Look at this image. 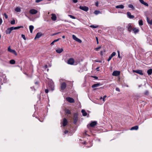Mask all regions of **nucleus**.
Listing matches in <instances>:
<instances>
[{
	"instance_id": "f257e3e1",
	"label": "nucleus",
	"mask_w": 152,
	"mask_h": 152,
	"mask_svg": "<svg viewBox=\"0 0 152 152\" xmlns=\"http://www.w3.org/2000/svg\"><path fill=\"white\" fill-rule=\"evenodd\" d=\"M48 86L53 91L54 90V85L53 82L52 80H50L48 82Z\"/></svg>"
},
{
	"instance_id": "f03ea898",
	"label": "nucleus",
	"mask_w": 152,
	"mask_h": 152,
	"mask_svg": "<svg viewBox=\"0 0 152 152\" xmlns=\"http://www.w3.org/2000/svg\"><path fill=\"white\" fill-rule=\"evenodd\" d=\"M79 8L86 12L87 11L89 10L88 8L85 6H80L79 7Z\"/></svg>"
},
{
	"instance_id": "7ed1b4c3",
	"label": "nucleus",
	"mask_w": 152,
	"mask_h": 152,
	"mask_svg": "<svg viewBox=\"0 0 152 152\" xmlns=\"http://www.w3.org/2000/svg\"><path fill=\"white\" fill-rule=\"evenodd\" d=\"M66 85L65 82H63L61 84V90L63 91L66 88Z\"/></svg>"
},
{
	"instance_id": "20e7f679",
	"label": "nucleus",
	"mask_w": 152,
	"mask_h": 152,
	"mask_svg": "<svg viewBox=\"0 0 152 152\" xmlns=\"http://www.w3.org/2000/svg\"><path fill=\"white\" fill-rule=\"evenodd\" d=\"M38 12V11L34 9H32L29 10V13L32 15L36 14Z\"/></svg>"
},
{
	"instance_id": "39448f33",
	"label": "nucleus",
	"mask_w": 152,
	"mask_h": 152,
	"mask_svg": "<svg viewBox=\"0 0 152 152\" xmlns=\"http://www.w3.org/2000/svg\"><path fill=\"white\" fill-rule=\"evenodd\" d=\"M8 50L10 52L12 53L15 54V55H17V53L15 50L12 49L10 46H9L8 48Z\"/></svg>"
},
{
	"instance_id": "423d86ee",
	"label": "nucleus",
	"mask_w": 152,
	"mask_h": 152,
	"mask_svg": "<svg viewBox=\"0 0 152 152\" xmlns=\"http://www.w3.org/2000/svg\"><path fill=\"white\" fill-rule=\"evenodd\" d=\"M72 37L73 39L76 41L77 42L79 43H81L82 42L81 40L77 38L74 35H73Z\"/></svg>"
},
{
	"instance_id": "0eeeda50",
	"label": "nucleus",
	"mask_w": 152,
	"mask_h": 152,
	"mask_svg": "<svg viewBox=\"0 0 152 152\" xmlns=\"http://www.w3.org/2000/svg\"><path fill=\"white\" fill-rule=\"evenodd\" d=\"M120 72L118 71H115L113 72L112 75L114 76H117L120 75Z\"/></svg>"
},
{
	"instance_id": "6e6552de",
	"label": "nucleus",
	"mask_w": 152,
	"mask_h": 152,
	"mask_svg": "<svg viewBox=\"0 0 152 152\" xmlns=\"http://www.w3.org/2000/svg\"><path fill=\"white\" fill-rule=\"evenodd\" d=\"M74 63V60L73 58H70L68 61L67 63L70 65H73Z\"/></svg>"
},
{
	"instance_id": "1a4fd4ad",
	"label": "nucleus",
	"mask_w": 152,
	"mask_h": 152,
	"mask_svg": "<svg viewBox=\"0 0 152 152\" xmlns=\"http://www.w3.org/2000/svg\"><path fill=\"white\" fill-rule=\"evenodd\" d=\"M66 100L68 102L71 103H74L75 102L74 100L70 97H67L66 98Z\"/></svg>"
},
{
	"instance_id": "9d476101",
	"label": "nucleus",
	"mask_w": 152,
	"mask_h": 152,
	"mask_svg": "<svg viewBox=\"0 0 152 152\" xmlns=\"http://www.w3.org/2000/svg\"><path fill=\"white\" fill-rule=\"evenodd\" d=\"M133 72H135L137 73H138L140 75H143V73L142 72V71L141 70H133Z\"/></svg>"
},
{
	"instance_id": "9b49d317",
	"label": "nucleus",
	"mask_w": 152,
	"mask_h": 152,
	"mask_svg": "<svg viewBox=\"0 0 152 152\" xmlns=\"http://www.w3.org/2000/svg\"><path fill=\"white\" fill-rule=\"evenodd\" d=\"M12 30L11 27L8 28L6 31L5 33L6 34H10Z\"/></svg>"
},
{
	"instance_id": "f8f14e48",
	"label": "nucleus",
	"mask_w": 152,
	"mask_h": 152,
	"mask_svg": "<svg viewBox=\"0 0 152 152\" xmlns=\"http://www.w3.org/2000/svg\"><path fill=\"white\" fill-rule=\"evenodd\" d=\"M128 30L129 32H131L133 29L132 26H131L130 23L127 26Z\"/></svg>"
},
{
	"instance_id": "ddd939ff",
	"label": "nucleus",
	"mask_w": 152,
	"mask_h": 152,
	"mask_svg": "<svg viewBox=\"0 0 152 152\" xmlns=\"http://www.w3.org/2000/svg\"><path fill=\"white\" fill-rule=\"evenodd\" d=\"M68 121L66 118H64L63 119V121L62 123L63 126H66L67 124Z\"/></svg>"
},
{
	"instance_id": "4468645a",
	"label": "nucleus",
	"mask_w": 152,
	"mask_h": 152,
	"mask_svg": "<svg viewBox=\"0 0 152 152\" xmlns=\"http://www.w3.org/2000/svg\"><path fill=\"white\" fill-rule=\"evenodd\" d=\"M52 17H51V19L53 21H55L56 20L57 17L55 14H51Z\"/></svg>"
},
{
	"instance_id": "2eb2a0df",
	"label": "nucleus",
	"mask_w": 152,
	"mask_h": 152,
	"mask_svg": "<svg viewBox=\"0 0 152 152\" xmlns=\"http://www.w3.org/2000/svg\"><path fill=\"white\" fill-rule=\"evenodd\" d=\"M78 120V118L77 116L75 115L74 118L73 123L75 124H76Z\"/></svg>"
},
{
	"instance_id": "dca6fc26",
	"label": "nucleus",
	"mask_w": 152,
	"mask_h": 152,
	"mask_svg": "<svg viewBox=\"0 0 152 152\" xmlns=\"http://www.w3.org/2000/svg\"><path fill=\"white\" fill-rule=\"evenodd\" d=\"M42 36V33L41 32H38L36 34L34 39H38L41 37Z\"/></svg>"
},
{
	"instance_id": "f3484780",
	"label": "nucleus",
	"mask_w": 152,
	"mask_h": 152,
	"mask_svg": "<svg viewBox=\"0 0 152 152\" xmlns=\"http://www.w3.org/2000/svg\"><path fill=\"white\" fill-rule=\"evenodd\" d=\"M127 14L128 17L130 18H134V16L132 15L131 13L129 12H128Z\"/></svg>"
},
{
	"instance_id": "a211bd4d",
	"label": "nucleus",
	"mask_w": 152,
	"mask_h": 152,
	"mask_svg": "<svg viewBox=\"0 0 152 152\" xmlns=\"http://www.w3.org/2000/svg\"><path fill=\"white\" fill-rule=\"evenodd\" d=\"M97 122L95 121H93L90 124V126L91 127H93L96 125Z\"/></svg>"
},
{
	"instance_id": "6ab92c4d",
	"label": "nucleus",
	"mask_w": 152,
	"mask_h": 152,
	"mask_svg": "<svg viewBox=\"0 0 152 152\" xmlns=\"http://www.w3.org/2000/svg\"><path fill=\"white\" fill-rule=\"evenodd\" d=\"M63 51V49L61 48H58V49L56 50V51L57 53H62Z\"/></svg>"
},
{
	"instance_id": "aec40b11",
	"label": "nucleus",
	"mask_w": 152,
	"mask_h": 152,
	"mask_svg": "<svg viewBox=\"0 0 152 152\" xmlns=\"http://www.w3.org/2000/svg\"><path fill=\"white\" fill-rule=\"evenodd\" d=\"M124 7V6L122 4H121L118 5L116 6L115 7V8H120V9H123Z\"/></svg>"
},
{
	"instance_id": "412c9836",
	"label": "nucleus",
	"mask_w": 152,
	"mask_h": 152,
	"mask_svg": "<svg viewBox=\"0 0 152 152\" xmlns=\"http://www.w3.org/2000/svg\"><path fill=\"white\" fill-rule=\"evenodd\" d=\"M11 28L12 29V30H13L17 29L20 28H23V26H18V27H11Z\"/></svg>"
},
{
	"instance_id": "4be33fe9",
	"label": "nucleus",
	"mask_w": 152,
	"mask_h": 152,
	"mask_svg": "<svg viewBox=\"0 0 152 152\" xmlns=\"http://www.w3.org/2000/svg\"><path fill=\"white\" fill-rule=\"evenodd\" d=\"M138 129V126H136L132 127L130 130H137Z\"/></svg>"
},
{
	"instance_id": "5701e85b",
	"label": "nucleus",
	"mask_w": 152,
	"mask_h": 152,
	"mask_svg": "<svg viewBox=\"0 0 152 152\" xmlns=\"http://www.w3.org/2000/svg\"><path fill=\"white\" fill-rule=\"evenodd\" d=\"M132 31L135 34H136L139 31V30L136 28H133Z\"/></svg>"
},
{
	"instance_id": "b1692460",
	"label": "nucleus",
	"mask_w": 152,
	"mask_h": 152,
	"mask_svg": "<svg viewBox=\"0 0 152 152\" xmlns=\"http://www.w3.org/2000/svg\"><path fill=\"white\" fill-rule=\"evenodd\" d=\"M29 28L31 33H32L33 32V30L34 28V27L33 26L31 25L29 26Z\"/></svg>"
},
{
	"instance_id": "393cba45",
	"label": "nucleus",
	"mask_w": 152,
	"mask_h": 152,
	"mask_svg": "<svg viewBox=\"0 0 152 152\" xmlns=\"http://www.w3.org/2000/svg\"><path fill=\"white\" fill-rule=\"evenodd\" d=\"M100 85H101V84H100V83L95 84L92 86V88H94L96 87L99 86H100Z\"/></svg>"
},
{
	"instance_id": "a878e982",
	"label": "nucleus",
	"mask_w": 152,
	"mask_h": 152,
	"mask_svg": "<svg viewBox=\"0 0 152 152\" xmlns=\"http://www.w3.org/2000/svg\"><path fill=\"white\" fill-rule=\"evenodd\" d=\"M81 112L83 116H85L87 115V113L84 110H81Z\"/></svg>"
},
{
	"instance_id": "bb28decb",
	"label": "nucleus",
	"mask_w": 152,
	"mask_h": 152,
	"mask_svg": "<svg viewBox=\"0 0 152 152\" xmlns=\"http://www.w3.org/2000/svg\"><path fill=\"white\" fill-rule=\"evenodd\" d=\"M147 20L148 23L150 25H152V19L150 20L148 18H147Z\"/></svg>"
},
{
	"instance_id": "cd10ccee",
	"label": "nucleus",
	"mask_w": 152,
	"mask_h": 152,
	"mask_svg": "<svg viewBox=\"0 0 152 152\" xmlns=\"http://www.w3.org/2000/svg\"><path fill=\"white\" fill-rule=\"evenodd\" d=\"M60 39V38H58L54 40L53 42H52L50 44V45H53L54 44V42L58 41Z\"/></svg>"
},
{
	"instance_id": "c85d7f7f",
	"label": "nucleus",
	"mask_w": 152,
	"mask_h": 152,
	"mask_svg": "<svg viewBox=\"0 0 152 152\" xmlns=\"http://www.w3.org/2000/svg\"><path fill=\"white\" fill-rule=\"evenodd\" d=\"M147 73L148 75H150L152 74V69H148L147 72Z\"/></svg>"
},
{
	"instance_id": "c756f323",
	"label": "nucleus",
	"mask_w": 152,
	"mask_h": 152,
	"mask_svg": "<svg viewBox=\"0 0 152 152\" xmlns=\"http://www.w3.org/2000/svg\"><path fill=\"white\" fill-rule=\"evenodd\" d=\"M99 26L97 25H92L90 26V27L91 28H98L99 27Z\"/></svg>"
},
{
	"instance_id": "7c9ffc66",
	"label": "nucleus",
	"mask_w": 152,
	"mask_h": 152,
	"mask_svg": "<svg viewBox=\"0 0 152 152\" xmlns=\"http://www.w3.org/2000/svg\"><path fill=\"white\" fill-rule=\"evenodd\" d=\"M15 11L18 12H20L21 11L20 8L18 7H16L15 9Z\"/></svg>"
},
{
	"instance_id": "2f4dec72",
	"label": "nucleus",
	"mask_w": 152,
	"mask_h": 152,
	"mask_svg": "<svg viewBox=\"0 0 152 152\" xmlns=\"http://www.w3.org/2000/svg\"><path fill=\"white\" fill-rule=\"evenodd\" d=\"M139 24L140 26H142L143 24V21L142 20H139Z\"/></svg>"
},
{
	"instance_id": "473e14b6",
	"label": "nucleus",
	"mask_w": 152,
	"mask_h": 152,
	"mask_svg": "<svg viewBox=\"0 0 152 152\" xmlns=\"http://www.w3.org/2000/svg\"><path fill=\"white\" fill-rule=\"evenodd\" d=\"M128 7H129L132 8V9L133 10H134V7L131 4H129L128 5Z\"/></svg>"
},
{
	"instance_id": "72a5a7b5",
	"label": "nucleus",
	"mask_w": 152,
	"mask_h": 152,
	"mask_svg": "<svg viewBox=\"0 0 152 152\" xmlns=\"http://www.w3.org/2000/svg\"><path fill=\"white\" fill-rule=\"evenodd\" d=\"M10 63L11 64H14L15 63V61L14 60H11L10 61Z\"/></svg>"
},
{
	"instance_id": "f704fd0d",
	"label": "nucleus",
	"mask_w": 152,
	"mask_h": 152,
	"mask_svg": "<svg viewBox=\"0 0 152 152\" xmlns=\"http://www.w3.org/2000/svg\"><path fill=\"white\" fill-rule=\"evenodd\" d=\"M94 13L95 15H97L100 13V12L99 11L95 10Z\"/></svg>"
},
{
	"instance_id": "c9c22d12",
	"label": "nucleus",
	"mask_w": 152,
	"mask_h": 152,
	"mask_svg": "<svg viewBox=\"0 0 152 152\" xmlns=\"http://www.w3.org/2000/svg\"><path fill=\"white\" fill-rule=\"evenodd\" d=\"M66 113L67 114H70L71 113V112L69 110L67 109L65 110Z\"/></svg>"
},
{
	"instance_id": "e433bc0d",
	"label": "nucleus",
	"mask_w": 152,
	"mask_h": 152,
	"mask_svg": "<svg viewBox=\"0 0 152 152\" xmlns=\"http://www.w3.org/2000/svg\"><path fill=\"white\" fill-rule=\"evenodd\" d=\"M68 16L72 19H75L76 18L75 17L72 15H69Z\"/></svg>"
},
{
	"instance_id": "4c0bfd02",
	"label": "nucleus",
	"mask_w": 152,
	"mask_h": 152,
	"mask_svg": "<svg viewBox=\"0 0 152 152\" xmlns=\"http://www.w3.org/2000/svg\"><path fill=\"white\" fill-rule=\"evenodd\" d=\"M149 94V92L148 91L146 90L144 92V94L145 95H147Z\"/></svg>"
},
{
	"instance_id": "58836bf2",
	"label": "nucleus",
	"mask_w": 152,
	"mask_h": 152,
	"mask_svg": "<svg viewBox=\"0 0 152 152\" xmlns=\"http://www.w3.org/2000/svg\"><path fill=\"white\" fill-rule=\"evenodd\" d=\"M116 53L115 52H113L112 54L110 56L112 57L115 55Z\"/></svg>"
},
{
	"instance_id": "ea45409f",
	"label": "nucleus",
	"mask_w": 152,
	"mask_h": 152,
	"mask_svg": "<svg viewBox=\"0 0 152 152\" xmlns=\"http://www.w3.org/2000/svg\"><path fill=\"white\" fill-rule=\"evenodd\" d=\"M10 23L12 25H13L15 23V20H13L12 21H11L10 22Z\"/></svg>"
},
{
	"instance_id": "a19ab883",
	"label": "nucleus",
	"mask_w": 152,
	"mask_h": 152,
	"mask_svg": "<svg viewBox=\"0 0 152 152\" xmlns=\"http://www.w3.org/2000/svg\"><path fill=\"white\" fill-rule=\"evenodd\" d=\"M101 48V46H99V47H97V48H95V50H96V51H98L99 50V49H100Z\"/></svg>"
},
{
	"instance_id": "79ce46f5",
	"label": "nucleus",
	"mask_w": 152,
	"mask_h": 152,
	"mask_svg": "<svg viewBox=\"0 0 152 152\" xmlns=\"http://www.w3.org/2000/svg\"><path fill=\"white\" fill-rule=\"evenodd\" d=\"M21 37L23 38V39L24 40H26V38L25 36V35L24 34H22L21 35Z\"/></svg>"
},
{
	"instance_id": "37998d69",
	"label": "nucleus",
	"mask_w": 152,
	"mask_h": 152,
	"mask_svg": "<svg viewBox=\"0 0 152 152\" xmlns=\"http://www.w3.org/2000/svg\"><path fill=\"white\" fill-rule=\"evenodd\" d=\"M143 5H145V6H147V7H148V4L146 2H144L143 4Z\"/></svg>"
},
{
	"instance_id": "c03bdc74",
	"label": "nucleus",
	"mask_w": 152,
	"mask_h": 152,
	"mask_svg": "<svg viewBox=\"0 0 152 152\" xmlns=\"http://www.w3.org/2000/svg\"><path fill=\"white\" fill-rule=\"evenodd\" d=\"M143 5H145V6H147V7H148V4L146 2H144L143 4Z\"/></svg>"
},
{
	"instance_id": "a18cd8bd",
	"label": "nucleus",
	"mask_w": 152,
	"mask_h": 152,
	"mask_svg": "<svg viewBox=\"0 0 152 152\" xmlns=\"http://www.w3.org/2000/svg\"><path fill=\"white\" fill-rule=\"evenodd\" d=\"M112 57H111L110 56L109 57L108 59H107V61H110L112 58Z\"/></svg>"
},
{
	"instance_id": "49530a36",
	"label": "nucleus",
	"mask_w": 152,
	"mask_h": 152,
	"mask_svg": "<svg viewBox=\"0 0 152 152\" xmlns=\"http://www.w3.org/2000/svg\"><path fill=\"white\" fill-rule=\"evenodd\" d=\"M60 33H61L60 32H57V33H54V34H52V36H54V35L58 34Z\"/></svg>"
},
{
	"instance_id": "de8ad7c7",
	"label": "nucleus",
	"mask_w": 152,
	"mask_h": 152,
	"mask_svg": "<svg viewBox=\"0 0 152 152\" xmlns=\"http://www.w3.org/2000/svg\"><path fill=\"white\" fill-rule=\"evenodd\" d=\"M118 57L119 58H121V56H120V53L119 51H118Z\"/></svg>"
},
{
	"instance_id": "09e8293b",
	"label": "nucleus",
	"mask_w": 152,
	"mask_h": 152,
	"mask_svg": "<svg viewBox=\"0 0 152 152\" xmlns=\"http://www.w3.org/2000/svg\"><path fill=\"white\" fill-rule=\"evenodd\" d=\"M4 17H5V18L6 19H7L8 18L7 15L6 14V13H4Z\"/></svg>"
},
{
	"instance_id": "8fccbe9b",
	"label": "nucleus",
	"mask_w": 152,
	"mask_h": 152,
	"mask_svg": "<svg viewBox=\"0 0 152 152\" xmlns=\"http://www.w3.org/2000/svg\"><path fill=\"white\" fill-rule=\"evenodd\" d=\"M96 41L97 44H99L98 39L97 37H96Z\"/></svg>"
},
{
	"instance_id": "3c124183",
	"label": "nucleus",
	"mask_w": 152,
	"mask_h": 152,
	"mask_svg": "<svg viewBox=\"0 0 152 152\" xmlns=\"http://www.w3.org/2000/svg\"><path fill=\"white\" fill-rule=\"evenodd\" d=\"M115 90L116 91H118V92H120V90L119 88H118V87L116 88H115Z\"/></svg>"
},
{
	"instance_id": "603ef678",
	"label": "nucleus",
	"mask_w": 152,
	"mask_h": 152,
	"mask_svg": "<svg viewBox=\"0 0 152 152\" xmlns=\"http://www.w3.org/2000/svg\"><path fill=\"white\" fill-rule=\"evenodd\" d=\"M107 97V96L106 95H105L103 96V101L104 102L105 101V98H106Z\"/></svg>"
},
{
	"instance_id": "864d4df0",
	"label": "nucleus",
	"mask_w": 152,
	"mask_h": 152,
	"mask_svg": "<svg viewBox=\"0 0 152 152\" xmlns=\"http://www.w3.org/2000/svg\"><path fill=\"white\" fill-rule=\"evenodd\" d=\"M139 1L142 4L144 2V1L143 0H139Z\"/></svg>"
},
{
	"instance_id": "5fc2aeb1",
	"label": "nucleus",
	"mask_w": 152,
	"mask_h": 152,
	"mask_svg": "<svg viewBox=\"0 0 152 152\" xmlns=\"http://www.w3.org/2000/svg\"><path fill=\"white\" fill-rule=\"evenodd\" d=\"M72 1L74 3H76L77 2V0H72Z\"/></svg>"
},
{
	"instance_id": "6e6d98bb",
	"label": "nucleus",
	"mask_w": 152,
	"mask_h": 152,
	"mask_svg": "<svg viewBox=\"0 0 152 152\" xmlns=\"http://www.w3.org/2000/svg\"><path fill=\"white\" fill-rule=\"evenodd\" d=\"M2 22V20L1 18H0V25H1Z\"/></svg>"
},
{
	"instance_id": "4d7b16f0",
	"label": "nucleus",
	"mask_w": 152,
	"mask_h": 152,
	"mask_svg": "<svg viewBox=\"0 0 152 152\" xmlns=\"http://www.w3.org/2000/svg\"><path fill=\"white\" fill-rule=\"evenodd\" d=\"M45 92L46 93H48V89H46L45 91Z\"/></svg>"
},
{
	"instance_id": "13d9d810",
	"label": "nucleus",
	"mask_w": 152,
	"mask_h": 152,
	"mask_svg": "<svg viewBox=\"0 0 152 152\" xmlns=\"http://www.w3.org/2000/svg\"><path fill=\"white\" fill-rule=\"evenodd\" d=\"M95 61L96 62H99V63H101V61H98V60H95Z\"/></svg>"
},
{
	"instance_id": "bf43d9fd",
	"label": "nucleus",
	"mask_w": 152,
	"mask_h": 152,
	"mask_svg": "<svg viewBox=\"0 0 152 152\" xmlns=\"http://www.w3.org/2000/svg\"><path fill=\"white\" fill-rule=\"evenodd\" d=\"M96 6V7H98V6L99 3L98 2H96L95 3Z\"/></svg>"
},
{
	"instance_id": "052dcab7",
	"label": "nucleus",
	"mask_w": 152,
	"mask_h": 152,
	"mask_svg": "<svg viewBox=\"0 0 152 152\" xmlns=\"http://www.w3.org/2000/svg\"><path fill=\"white\" fill-rule=\"evenodd\" d=\"M68 132V131L67 130H66L64 132V134H67Z\"/></svg>"
},
{
	"instance_id": "680f3d73",
	"label": "nucleus",
	"mask_w": 152,
	"mask_h": 152,
	"mask_svg": "<svg viewBox=\"0 0 152 152\" xmlns=\"http://www.w3.org/2000/svg\"><path fill=\"white\" fill-rule=\"evenodd\" d=\"M99 67H98L97 68H96V70H97V71H99Z\"/></svg>"
},
{
	"instance_id": "e2e57ef3",
	"label": "nucleus",
	"mask_w": 152,
	"mask_h": 152,
	"mask_svg": "<svg viewBox=\"0 0 152 152\" xmlns=\"http://www.w3.org/2000/svg\"><path fill=\"white\" fill-rule=\"evenodd\" d=\"M93 77L94 78H95V79H97L98 78V77H96V76H93Z\"/></svg>"
},
{
	"instance_id": "0e129e2a",
	"label": "nucleus",
	"mask_w": 152,
	"mask_h": 152,
	"mask_svg": "<svg viewBox=\"0 0 152 152\" xmlns=\"http://www.w3.org/2000/svg\"><path fill=\"white\" fill-rule=\"evenodd\" d=\"M103 52L102 51H101L100 52V54L102 56L103 55Z\"/></svg>"
},
{
	"instance_id": "69168bd1",
	"label": "nucleus",
	"mask_w": 152,
	"mask_h": 152,
	"mask_svg": "<svg viewBox=\"0 0 152 152\" xmlns=\"http://www.w3.org/2000/svg\"><path fill=\"white\" fill-rule=\"evenodd\" d=\"M62 37V38H64V39L65 38V36H64V35Z\"/></svg>"
},
{
	"instance_id": "338daca9",
	"label": "nucleus",
	"mask_w": 152,
	"mask_h": 152,
	"mask_svg": "<svg viewBox=\"0 0 152 152\" xmlns=\"http://www.w3.org/2000/svg\"><path fill=\"white\" fill-rule=\"evenodd\" d=\"M103 99V98L102 97H101L100 98V99Z\"/></svg>"
},
{
	"instance_id": "774afa93",
	"label": "nucleus",
	"mask_w": 152,
	"mask_h": 152,
	"mask_svg": "<svg viewBox=\"0 0 152 152\" xmlns=\"http://www.w3.org/2000/svg\"><path fill=\"white\" fill-rule=\"evenodd\" d=\"M38 83L37 82H36L35 83V84H38Z\"/></svg>"
}]
</instances>
